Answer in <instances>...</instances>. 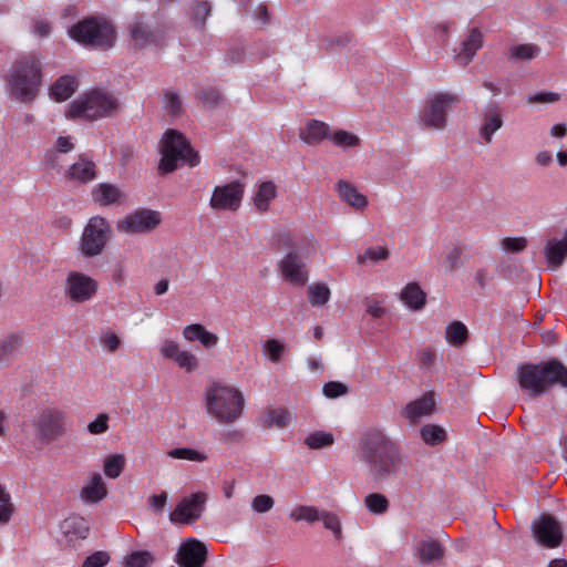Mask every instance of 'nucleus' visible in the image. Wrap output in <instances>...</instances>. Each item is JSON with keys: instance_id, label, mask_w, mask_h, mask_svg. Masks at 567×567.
Listing matches in <instances>:
<instances>
[{"instance_id": "49530a36", "label": "nucleus", "mask_w": 567, "mask_h": 567, "mask_svg": "<svg viewBox=\"0 0 567 567\" xmlns=\"http://www.w3.org/2000/svg\"><path fill=\"white\" fill-rule=\"evenodd\" d=\"M155 561V557L151 551H134L125 557V567H150Z\"/></svg>"}, {"instance_id": "0eeeda50", "label": "nucleus", "mask_w": 567, "mask_h": 567, "mask_svg": "<svg viewBox=\"0 0 567 567\" xmlns=\"http://www.w3.org/2000/svg\"><path fill=\"white\" fill-rule=\"evenodd\" d=\"M31 426L40 443L50 444L69 432V414L60 408H42L34 414Z\"/></svg>"}, {"instance_id": "ea45409f", "label": "nucleus", "mask_w": 567, "mask_h": 567, "mask_svg": "<svg viewBox=\"0 0 567 567\" xmlns=\"http://www.w3.org/2000/svg\"><path fill=\"white\" fill-rule=\"evenodd\" d=\"M130 33L135 47L143 48L152 41V33L148 27L140 20L131 24Z\"/></svg>"}, {"instance_id": "1a4fd4ad", "label": "nucleus", "mask_w": 567, "mask_h": 567, "mask_svg": "<svg viewBox=\"0 0 567 567\" xmlns=\"http://www.w3.org/2000/svg\"><path fill=\"white\" fill-rule=\"evenodd\" d=\"M70 37L76 42L101 49H109L115 40L113 27L103 20L89 18L80 21L69 30Z\"/></svg>"}, {"instance_id": "680f3d73", "label": "nucleus", "mask_w": 567, "mask_h": 567, "mask_svg": "<svg viewBox=\"0 0 567 567\" xmlns=\"http://www.w3.org/2000/svg\"><path fill=\"white\" fill-rule=\"evenodd\" d=\"M348 392L347 385L341 382L331 381L324 384L323 394L327 398L334 399L341 396Z\"/></svg>"}, {"instance_id": "37998d69", "label": "nucleus", "mask_w": 567, "mask_h": 567, "mask_svg": "<svg viewBox=\"0 0 567 567\" xmlns=\"http://www.w3.org/2000/svg\"><path fill=\"white\" fill-rule=\"evenodd\" d=\"M309 302L315 306H323L330 299V289L324 284H313L308 288Z\"/></svg>"}, {"instance_id": "bf43d9fd", "label": "nucleus", "mask_w": 567, "mask_h": 567, "mask_svg": "<svg viewBox=\"0 0 567 567\" xmlns=\"http://www.w3.org/2000/svg\"><path fill=\"white\" fill-rule=\"evenodd\" d=\"M109 415L101 413L96 419L87 424V431L90 434L100 435L109 431Z\"/></svg>"}, {"instance_id": "a19ab883", "label": "nucleus", "mask_w": 567, "mask_h": 567, "mask_svg": "<svg viewBox=\"0 0 567 567\" xmlns=\"http://www.w3.org/2000/svg\"><path fill=\"white\" fill-rule=\"evenodd\" d=\"M97 174L94 162L85 156L79 159L70 167V177H95Z\"/></svg>"}, {"instance_id": "ddd939ff", "label": "nucleus", "mask_w": 567, "mask_h": 567, "mask_svg": "<svg viewBox=\"0 0 567 567\" xmlns=\"http://www.w3.org/2000/svg\"><path fill=\"white\" fill-rule=\"evenodd\" d=\"M532 532L536 543L546 548L558 547L564 533L560 523L549 514H542L532 524Z\"/></svg>"}, {"instance_id": "423d86ee", "label": "nucleus", "mask_w": 567, "mask_h": 567, "mask_svg": "<svg viewBox=\"0 0 567 567\" xmlns=\"http://www.w3.org/2000/svg\"><path fill=\"white\" fill-rule=\"evenodd\" d=\"M118 106L117 99L111 93L93 90L70 103L66 116L72 120L94 121L113 115Z\"/></svg>"}, {"instance_id": "473e14b6", "label": "nucleus", "mask_w": 567, "mask_h": 567, "mask_svg": "<svg viewBox=\"0 0 567 567\" xmlns=\"http://www.w3.org/2000/svg\"><path fill=\"white\" fill-rule=\"evenodd\" d=\"M540 53V48L532 43H523L512 45L508 49V59L514 62H529L537 58Z\"/></svg>"}, {"instance_id": "603ef678", "label": "nucleus", "mask_w": 567, "mask_h": 567, "mask_svg": "<svg viewBox=\"0 0 567 567\" xmlns=\"http://www.w3.org/2000/svg\"><path fill=\"white\" fill-rule=\"evenodd\" d=\"M319 522H321L327 529L331 530L337 539L342 537L341 522L336 514L323 511Z\"/></svg>"}, {"instance_id": "f3484780", "label": "nucleus", "mask_w": 567, "mask_h": 567, "mask_svg": "<svg viewBox=\"0 0 567 567\" xmlns=\"http://www.w3.org/2000/svg\"><path fill=\"white\" fill-rule=\"evenodd\" d=\"M159 353L186 373H194L199 369L200 363L197 355L189 350L181 349V346L174 340H165L159 348Z\"/></svg>"}, {"instance_id": "dca6fc26", "label": "nucleus", "mask_w": 567, "mask_h": 567, "mask_svg": "<svg viewBox=\"0 0 567 567\" xmlns=\"http://www.w3.org/2000/svg\"><path fill=\"white\" fill-rule=\"evenodd\" d=\"M244 195V186L238 182H231L217 186L210 197V206L215 210L235 212L239 208Z\"/></svg>"}, {"instance_id": "0e129e2a", "label": "nucleus", "mask_w": 567, "mask_h": 567, "mask_svg": "<svg viewBox=\"0 0 567 567\" xmlns=\"http://www.w3.org/2000/svg\"><path fill=\"white\" fill-rule=\"evenodd\" d=\"M204 329L202 323H192L183 328L182 336L187 341H198Z\"/></svg>"}, {"instance_id": "a878e982", "label": "nucleus", "mask_w": 567, "mask_h": 567, "mask_svg": "<svg viewBox=\"0 0 567 567\" xmlns=\"http://www.w3.org/2000/svg\"><path fill=\"white\" fill-rule=\"evenodd\" d=\"M23 346V336L20 332H11L0 339V364L9 363L17 357Z\"/></svg>"}, {"instance_id": "4be33fe9", "label": "nucleus", "mask_w": 567, "mask_h": 567, "mask_svg": "<svg viewBox=\"0 0 567 567\" xmlns=\"http://www.w3.org/2000/svg\"><path fill=\"white\" fill-rule=\"evenodd\" d=\"M435 408L434 394L427 392L421 398L410 402L404 409V415L412 422L430 415Z\"/></svg>"}, {"instance_id": "09e8293b", "label": "nucleus", "mask_w": 567, "mask_h": 567, "mask_svg": "<svg viewBox=\"0 0 567 567\" xmlns=\"http://www.w3.org/2000/svg\"><path fill=\"white\" fill-rule=\"evenodd\" d=\"M390 256V251L385 247H370L362 255H359L357 260L359 264H365L367 261L378 262L386 260Z\"/></svg>"}, {"instance_id": "2eb2a0df", "label": "nucleus", "mask_w": 567, "mask_h": 567, "mask_svg": "<svg viewBox=\"0 0 567 567\" xmlns=\"http://www.w3.org/2000/svg\"><path fill=\"white\" fill-rule=\"evenodd\" d=\"M279 269L282 279L292 286L303 287L308 281L309 272L301 250L287 251L279 261Z\"/></svg>"}, {"instance_id": "b1692460", "label": "nucleus", "mask_w": 567, "mask_h": 567, "mask_svg": "<svg viewBox=\"0 0 567 567\" xmlns=\"http://www.w3.org/2000/svg\"><path fill=\"white\" fill-rule=\"evenodd\" d=\"M277 196V186L272 181L260 182L254 192L252 204L257 212L266 213L269 210L270 202Z\"/></svg>"}, {"instance_id": "bb28decb", "label": "nucleus", "mask_w": 567, "mask_h": 567, "mask_svg": "<svg viewBox=\"0 0 567 567\" xmlns=\"http://www.w3.org/2000/svg\"><path fill=\"white\" fill-rule=\"evenodd\" d=\"M482 44V33L477 29H472L467 38L463 41L461 51L456 55L458 63L464 66L467 65Z\"/></svg>"}, {"instance_id": "cd10ccee", "label": "nucleus", "mask_w": 567, "mask_h": 567, "mask_svg": "<svg viewBox=\"0 0 567 567\" xmlns=\"http://www.w3.org/2000/svg\"><path fill=\"white\" fill-rule=\"evenodd\" d=\"M302 142L308 145H317L329 136V126L320 121L311 120L299 132Z\"/></svg>"}, {"instance_id": "20e7f679", "label": "nucleus", "mask_w": 567, "mask_h": 567, "mask_svg": "<svg viewBox=\"0 0 567 567\" xmlns=\"http://www.w3.org/2000/svg\"><path fill=\"white\" fill-rule=\"evenodd\" d=\"M41 60L35 54H27L11 66L8 78V87L12 97L30 103L38 95L41 85Z\"/></svg>"}, {"instance_id": "393cba45", "label": "nucleus", "mask_w": 567, "mask_h": 567, "mask_svg": "<svg viewBox=\"0 0 567 567\" xmlns=\"http://www.w3.org/2000/svg\"><path fill=\"white\" fill-rule=\"evenodd\" d=\"M106 495L107 488L100 474L92 475L81 489V499L85 503L96 504Z\"/></svg>"}, {"instance_id": "8fccbe9b", "label": "nucleus", "mask_w": 567, "mask_h": 567, "mask_svg": "<svg viewBox=\"0 0 567 567\" xmlns=\"http://www.w3.org/2000/svg\"><path fill=\"white\" fill-rule=\"evenodd\" d=\"M197 97L207 107H216L223 102V95L214 87H204L197 92Z\"/></svg>"}, {"instance_id": "774afa93", "label": "nucleus", "mask_w": 567, "mask_h": 567, "mask_svg": "<svg viewBox=\"0 0 567 567\" xmlns=\"http://www.w3.org/2000/svg\"><path fill=\"white\" fill-rule=\"evenodd\" d=\"M198 342L205 348V349H212L215 348L218 342L219 338L216 333L208 331L205 327L200 333Z\"/></svg>"}, {"instance_id": "4c0bfd02", "label": "nucleus", "mask_w": 567, "mask_h": 567, "mask_svg": "<svg viewBox=\"0 0 567 567\" xmlns=\"http://www.w3.org/2000/svg\"><path fill=\"white\" fill-rule=\"evenodd\" d=\"M322 512L323 511H320L319 508L313 506L300 505L290 512L289 517L293 522L305 520L309 524H312L315 522L320 520V515L322 514Z\"/></svg>"}, {"instance_id": "aec40b11", "label": "nucleus", "mask_w": 567, "mask_h": 567, "mask_svg": "<svg viewBox=\"0 0 567 567\" xmlns=\"http://www.w3.org/2000/svg\"><path fill=\"white\" fill-rule=\"evenodd\" d=\"M92 196L101 206L121 205L126 199L125 192L110 183L99 184L93 190Z\"/></svg>"}, {"instance_id": "9d476101", "label": "nucleus", "mask_w": 567, "mask_h": 567, "mask_svg": "<svg viewBox=\"0 0 567 567\" xmlns=\"http://www.w3.org/2000/svg\"><path fill=\"white\" fill-rule=\"evenodd\" d=\"M161 224L162 214L159 212L140 208L121 218L116 223V228L126 235H142L154 231Z\"/></svg>"}, {"instance_id": "13d9d810", "label": "nucleus", "mask_w": 567, "mask_h": 567, "mask_svg": "<svg viewBox=\"0 0 567 567\" xmlns=\"http://www.w3.org/2000/svg\"><path fill=\"white\" fill-rule=\"evenodd\" d=\"M277 245L281 250H301L299 246H297V241L295 236L289 230H280L277 234Z\"/></svg>"}, {"instance_id": "6e6552de", "label": "nucleus", "mask_w": 567, "mask_h": 567, "mask_svg": "<svg viewBox=\"0 0 567 567\" xmlns=\"http://www.w3.org/2000/svg\"><path fill=\"white\" fill-rule=\"evenodd\" d=\"M113 231L109 220L102 216H93L85 224L78 243V249L83 258L101 256L111 238Z\"/></svg>"}, {"instance_id": "4d7b16f0", "label": "nucleus", "mask_w": 567, "mask_h": 567, "mask_svg": "<svg viewBox=\"0 0 567 567\" xmlns=\"http://www.w3.org/2000/svg\"><path fill=\"white\" fill-rule=\"evenodd\" d=\"M164 107L172 116H178L182 113V101L175 92H166L164 96Z\"/></svg>"}, {"instance_id": "a18cd8bd", "label": "nucleus", "mask_w": 567, "mask_h": 567, "mask_svg": "<svg viewBox=\"0 0 567 567\" xmlns=\"http://www.w3.org/2000/svg\"><path fill=\"white\" fill-rule=\"evenodd\" d=\"M421 436L426 444L435 445L445 441L446 433L439 425L427 424L421 429Z\"/></svg>"}, {"instance_id": "f03ea898", "label": "nucleus", "mask_w": 567, "mask_h": 567, "mask_svg": "<svg viewBox=\"0 0 567 567\" xmlns=\"http://www.w3.org/2000/svg\"><path fill=\"white\" fill-rule=\"evenodd\" d=\"M516 381L527 396L539 398L554 386L567 388V368L556 359L523 363L517 367Z\"/></svg>"}, {"instance_id": "c85d7f7f", "label": "nucleus", "mask_w": 567, "mask_h": 567, "mask_svg": "<svg viewBox=\"0 0 567 567\" xmlns=\"http://www.w3.org/2000/svg\"><path fill=\"white\" fill-rule=\"evenodd\" d=\"M336 189L343 202L357 209H363L368 204L367 197L346 179H340Z\"/></svg>"}, {"instance_id": "3c124183", "label": "nucleus", "mask_w": 567, "mask_h": 567, "mask_svg": "<svg viewBox=\"0 0 567 567\" xmlns=\"http://www.w3.org/2000/svg\"><path fill=\"white\" fill-rule=\"evenodd\" d=\"M331 140L333 141L336 146L342 147V148L355 147L360 143V140L355 134L347 132V131H337L331 136Z\"/></svg>"}, {"instance_id": "de8ad7c7", "label": "nucleus", "mask_w": 567, "mask_h": 567, "mask_svg": "<svg viewBox=\"0 0 567 567\" xmlns=\"http://www.w3.org/2000/svg\"><path fill=\"white\" fill-rule=\"evenodd\" d=\"M334 442V437L331 433L327 432H313L310 433L306 440L305 444L312 450L322 449L326 446L332 445Z\"/></svg>"}, {"instance_id": "f257e3e1", "label": "nucleus", "mask_w": 567, "mask_h": 567, "mask_svg": "<svg viewBox=\"0 0 567 567\" xmlns=\"http://www.w3.org/2000/svg\"><path fill=\"white\" fill-rule=\"evenodd\" d=\"M359 457L378 483L386 482L402 465L398 447L378 429H371L361 436Z\"/></svg>"}, {"instance_id": "c9c22d12", "label": "nucleus", "mask_w": 567, "mask_h": 567, "mask_svg": "<svg viewBox=\"0 0 567 567\" xmlns=\"http://www.w3.org/2000/svg\"><path fill=\"white\" fill-rule=\"evenodd\" d=\"M291 420L290 413L285 409L269 410L262 416V425L267 429H282L289 424Z\"/></svg>"}, {"instance_id": "f8f14e48", "label": "nucleus", "mask_w": 567, "mask_h": 567, "mask_svg": "<svg viewBox=\"0 0 567 567\" xmlns=\"http://www.w3.org/2000/svg\"><path fill=\"white\" fill-rule=\"evenodd\" d=\"M458 102L460 97L456 94H436L422 112L420 116L421 123L429 128H443L446 124V114L449 110H451Z\"/></svg>"}, {"instance_id": "79ce46f5", "label": "nucleus", "mask_w": 567, "mask_h": 567, "mask_svg": "<svg viewBox=\"0 0 567 567\" xmlns=\"http://www.w3.org/2000/svg\"><path fill=\"white\" fill-rule=\"evenodd\" d=\"M125 465V456L123 454H113L104 458L103 470L107 477L117 478Z\"/></svg>"}, {"instance_id": "9b49d317", "label": "nucleus", "mask_w": 567, "mask_h": 567, "mask_svg": "<svg viewBox=\"0 0 567 567\" xmlns=\"http://www.w3.org/2000/svg\"><path fill=\"white\" fill-rule=\"evenodd\" d=\"M99 290V282L91 276L72 270L69 271L64 285V297L74 303H84L90 301Z\"/></svg>"}, {"instance_id": "f704fd0d", "label": "nucleus", "mask_w": 567, "mask_h": 567, "mask_svg": "<svg viewBox=\"0 0 567 567\" xmlns=\"http://www.w3.org/2000/svg\"><path fill=\"white\" fill-rule=\"evenodd\" d=\"M262 355L271 363L278 364L286 352V344L281 341L269 338L261 344Z\"/></svg>"}, {"instance_id": "e433bc0d", "label": "nucleus", "mask_w": 567, "mask_h": 567, "mask_svg": "<svg viewBox=\"0 0 567 567\" xmlns=\"http://www.w3.org/2000/svg\"><path fill=\"white\" fill-rule=\"evenodd\" d=\"M167 456L174 460H186L195 463H203L208 458L206 453L192 447L172 449L167 452Z\"/></svg>"}, {"instance_id": "69168bd1", "label": "nucleus", "mask_w": 567, "mask_h": 567, "mask_svg": "<svg viewBox=\"0 0 567 567\" xmlns=\"http://www.w3.org/2000/svg\"><path fill=\"white\" fill-rule=\"evenodd\" d=\"M559 100V94L554 92H542L537 93L535 95H529L527 97V102L529 104L532 103H543V104H549L555 103Z\"/></svg>"}, {"instance_id": "6e6d98bb", "label": "nucleus", "mask_w": 567, "mask_h": 567, "mask_svg": "<svg viewBox=\"0 0 567 567\" xmlns=\"http://www.w3.org/2000/svg\"><path fill=\"white\" fill-rule=\"evenodd\" d=\"M210 14V7L206 1H196L192 7V19L194 22L204 25Z\"/></svg>"}, {"instance_id": "a211bd4d", "label": "nucleus", "mask_w": 567, "mask_h": 567, "mask_svg": "<svg viewBox=\"0 0 567 567\" xmlns=\"http://www.w3.org/2000/svg\"><path fill=\"white\" fill-rule=\"evenodd\" d=\"M207 558V548L204 543L188 538L178 548L176 561L182 567H203Z\"/></svg>"}, {"instance_id": "4468645a", "label": "nucleus", "mask_w": 567, "mask_h": 567, "mask_svg": "<svg viewBox=\"0 0 567 567\" xmlns=\"http://www.w3.org/2000/svg\"><path fill=\"white\" fill-rule=\"evenodd\" d=\"M206 501L205 492H196L182 498L169 514V520L173 524H193L200 518Z\"/></svg>"}, {"instance_id": "5fc2aeb1", "label": "nucleus", "mask_w": 567, "mask_h": 567, "mask_svg": "<svg viewBox=\"0 0 567 567\" xmlns=\"http://www.w3.org/2000/svg\"><path fill=\"white\" fill-rule=\"evenodd\" d=\"M525 237H505L501 241V248L505 252L516 254L523 251L527 247Z\"/></svg>"}, {"instance_id": "c03bdc74", "label": "nucleus", "mask_w": 567, "mask_h": 567, "mask_svg": "<svg viewBox=\"0 0 567 567\" xmlns=\"http://www.w3.org/2000/svg\"><path fill=\"white\" fill-rule=\"evenodd\" d=\"M364 505L372 514H383L389 508L388 498L379 493H371L365 496Z\"/></svg>"}, {"instance_id": "c756f323", "label": "nucleus", "mask_w": 567, "mask_h": 567, "mask_svg": "<svg viewBox=\"0 0 567 567\" xmlns=\"http://www.w3.org/2000/svg\"><path fill=\"white\" fill-rule=\"evenodd\" d=\"M417 554L422 563L434 564L444 557V548L435 539H424L417 545Z\"/></svg>"}, {"instance_id": "39448f33", "label": "nucleus", "mask_w": 567, "mask_h": 567, "mask_svg": "<svg viewBox=\"0 0 567 567\" xmlns=\"http://www.w3.org/2000/svg\"><path fill=\"white\" fill-rule=\"evenodd\" d=\"M162 158L158 164L161 174H171L181 165L196 166L199 155L186 137L176 130H167L162 140Z\"/></svg>"}, {"instance_id": "7c9ffc66", "label": "nucleus", "mask_w": 567, "mask_h": 567, "mask_svg": "<svg viewBox=\"0 0 567 567\" xmlns=\"http://www.w3.org/2000/svg\"><path fill=\"white\" fill-rule=\"evenodd\" d=\"M76 80L72 76H61L50 89V96L56 102L66 101L76 90Z\"/></svg>"}, {"instance_id": "338daca9", "label": "nucleus", "mask_w": 567, "mask_h": 567, "mask_svg": "<svg viewBox=\"0 0 567 567\" xmlns=\"http://www.w3.org/2000/svg\"><path fill=\"white\" fill-rule=\"evenodd\" d=\"M166 502H167V493L166 492H162L158 495H152L147 499V504H148L150 508L156 514H161L163 512V508L165 507Z\"/></svg>"}, {"instance_id": "5701e85b", "label": "nucleus", "mask_w": 567, "mask_h": 567, "mask_svg": "<svg viewBox=\"0 0 567 567\" xmlns=\"http://www.w3.org/2000/svg\"><path fill=\"white\" fill-rule=\"evenodd\" d=\"M60 528L69 543L85 539L90 530L87 522L76 515L65 518L61 523Z\"/></svg>"}, {"instance_id": "7ed1b4c3", "label": "nucleus", "mask_w": 567, "mask_h": 567, "mask_svg": "<svg viewBox=\"0 0 567 567\" xmlns=\"http://www.w3.org/2000/svg\"><path fill=\"white\" fill-rule=\"evenodd\" d=\"M207 413L220 424H231L238 421L245 409V396L235 386L224 383H213L205 391Z\"/></svg>"}, {"instance_id": "e2e57ef3", "label": "nucleus", "mask_w": 567, "mask_h": 567, "mask_svg": "<svg viewBox=\"0 0 567 567\" xmlns=\"http://www.w3.org/2000/svg\"><path fill=\"white\" fill-rule=\"evenodd\" d=\"M462 251L457 247L450 249L444 259V267L449 271L455 270L461 265Z\"/></svg>"}, {"instance_id": "6ab92c4d", "label": "nucleus", "mask_w": 567, "mask_h": 567, "mask_svg": "<svg viewBox=\"0 0 567 567\" xmlns=\"http://www.w3.org/2000/svg\"><path fill=\"white\" fill-rule=\"evenodd\" d=\"M546 262L550 269L559 268L567 256V230L561 238H549L544 247Z\"/></svg>"}, {"instance_id": "412c9836", "label": "nucleus", "mask_w": 567, "mask_h": 567, "mask_svg": "<svg viewBox=\"0 0 567 567\" xmlns=\"http://www.w3.org/2000/svg\"><path fill=\"white\" fill-rule=\"evenodd\" d=\"M503 126V117L501 107L493 103L488 104L483 114V123L481 127V136L486 142L492 141L493 134Z\"/></svg>"}, {"instance_id": "72a5a7b5", "label": "nucleus", "mask_w": 567, "mask_h": 567, "mask_svg": "<svg viewBox=\"0 0 567 567\" xmlns=\"http://www.w3.org/2000/svg\"><path fill=\"white\" fill-rule=\"evenodd\" d=\"M445 339L453 347H462L468 339V330L461 321H452L445 328Z\"/></svg>"}, {"instance_id": "58836bf2", "label": "nucleus", "mask_w": 567, "mask_h": 567, "mask_svg": "<svg viewBox=\"0 0 567 567\" xmlns=\"http://www.w3.org/2000/svg\"><path fill=\"white\" fill-rule=\"evenodd\" d=\"M16 512L12 497L7 487L0 484V525H7Z\"/></svg>"}, {"instance_id": "052dcab7", "label": "nucleus", "mask_w": 567, "mask_h": 567, "mask_svg": "<svg viewBox=\"0 0 567 567\" xmlns=\"http://www.w3.org/2000/svg\"><path fill=\"white\" fill-rule=\"evenodd\" d=\"M110 561V555L106 551H95L83 561V567H103Z\"/></svg>"}, {"instance_id": "864d4df0", "label": "nucleus", "mask_w": 567, "mask_h": 567, "mask_svg": "<svg viewBox=\"0 0 567 567\" xmlns=\"http://www.w3.org/2000/svg\"><path fill=\"white\" fill-rule=\"evenodd\" d=\"M251 509L257 514L270 512L275 506V499L270 495L260 494L251 499Z\"/></svg>"}, {"instance_id": "2f4dec72", "label": "nucleus", "mask_w": 567, "mask_h": 567, "mask_svg": "<svg viewBox=\"0 0 567 567\" xmlns=\"http://www.w3.org/2000/svg\"><path fill=\"white\" fill-rule=\"evenodd\" d=\"M400 298L409 308L420 310L425 305L426 295L417 284L410 282L401 291Z\"/></svg>"}]
</instances>
